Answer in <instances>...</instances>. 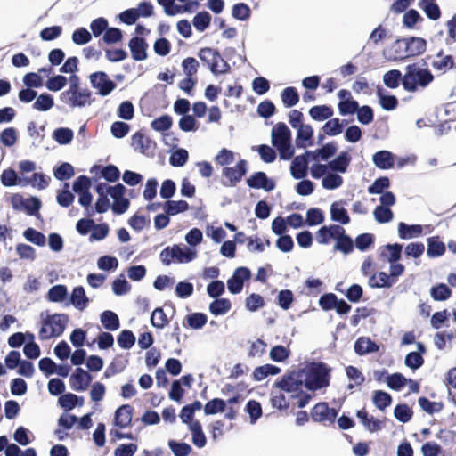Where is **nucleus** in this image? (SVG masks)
Returning a JSON list of instances; mask_svg holds the SVG:
<instances>
[{"label": "nucleus", "instance_id": "obj_63", "mask_svg": "<svg viewBox=\"0 0 456 456\" xmlns=\"http://www.w3.org/2000/svg\"><path fill=\"white\" fill-rule=\"evenodd\" d=\"M394 416L397 420L406 423L411 419L412 411L406 404H399L394 410Z\"/></svg>", "mask_w": 456, "mask_h": 456}, {"label": "nucleus", "instance_id": "obj_20", "mask_svg": "<svg viewBox=\"0 0 456 456\" xmlns=\"http://www.w3.org/2000/svg\"><path fill=\"white\" fill-rule=\"evenodd\" d=\"M133 411L128 404L118 407L115 411L114 424L120 428H127L132 422Z\"/></svg>", "mask_w": 456, "mask_h": 456}, {"label": "nucleus", "instance_id": "obj_18", "mask_svg": "<svg viewBox=\"0 0 456 456\" xmlns=\"http://www.w3.org/2000/svg\"><path fill=\"white\" fill-rule=\"evenodd\" d=\"M344 232V228L339 225L322 226L316 233V240L320 244H328L331 240H336Z\"/></svg>", "mask_w": 456, "mask_h": 456}, {"label": "nucleus", "instance_id": "obj_28", "mask_svg": "<svg viewBox=\"0 0 456 456\" xmlns=\"http://www.w3.org/2000/svg\"><path fill=\"white\" fill-rule=\"evenodd\" d=\"M89 299L86 295V291L83 287H76L70 296L71 305L77 310H84L88 305Z\"/></svg>", "mask_w": 456, "mask_h": 456}, {"label": "nucleus", "instance_id": "obj_48", "mask_svg": "<svg viewBox=\"0 0 456 456\" xmlns=\"http://www.w3.org/2000/svg\"><path fill=\"white\" fill-rule=\"evenodd\" d=\"M290 354V350L289 346H275L272 347L269 353V357L272 361L276 362H284L289 358Z\"/></svg>", "mask_w": 456, "mask_h": 456}, {"label": "nucleus", "instance_id": "obj_2", "mask_svg": "<svg viewBox=\"0 0 456 456\" xmlns=\"http://www.w3.org/2000/svg\"><path fill=\"white\" fill-rule=\"evenodd\" d=\"M275 385L282 391L290 394L292 398L297 399V404L299 408L305 407L311 399L299 370L283 376Z\"/></svg>", "mask_w": 456, "mask_h": 456}, {"label": "nucleus", "instance_id": "obj_56", "mask_svg": "<svg viewBox=\"0 0 456 456\" xmlns=\"http://www.w3.org/2000/svg\"><path fill=\"white\" fill-rule=\"evenodd\" d=\"M187 324L190 328L200 330L205 326L208 318L207 315L201 313H194L186 317Z\"/></svg>", "mask_w": 456, "mask_h": 456}, {"label": "nucleus", "instance_id": "obj_47", "mask_svg": "<svg viewBox=\"0 0 456 456\" xmlns=\"http://www.w3.org/2000/svg\"><path fill=\"white\" fill-rule=\"evenodd\" d=\"M23 236L28 241L39 247H44L46 243L45 236L33 228L26 229L23 232Z\"/></svg>", "mask_w": 456, "mask_h": 456}, {"label": "nucleus", "instance_id": "obj_15", "mask_svg": "<svg viewBox=\"0 0 456 456\" xmlns=\"http://www.w3.org/2000/svg\"><path fill=\"white\" fill-rule=\"evenodd\" d=\"M247 162L240 159L235 167H225L223 169V175L227 180L229 185H234L241 180L242 176L246 174Z\"/></svg>", "mask_w": 456, "mask_h": 456}, {"label": "nucleus", "instance_id": "obj_53", "mask_svg": "<svg viewBox=\"0 0 456 456\" xmlns=\"http://www.w3.org/2000/svg\"><path fill=\"white\" fill-rule=\"evenodd\" d=\"M226 402L222 399H213L208 402L204 407V412L207 415H213L223 412L225 410Z\"/></svg>", "mask_w": 456, "mask_h": 456}, {"label": "nucleus", "instance_id": "obj_61", "mask_svg": "<svg viewBox=\"0 0 456 456\" xmlns=\"http://www.w3.org/2000/svg\"><path fill=\"white\" fill-rule=\"evenodd\" d=\"M151 322L158 329L164 328L168 323V319L162 308H156L151 316Z\"/></svg>", "mask_w": 456, "mask_h": 456}, {"label": "nucleus", "instance_id": "obj_11", "mask_svg": "<svg viewBox=\"0 0 456 456\" xmlns=\"http://www.w3.org/2000/svg\"><path fill=\"white\" fill-rule=\"evenodd\" d=\"M126 188L118 183L107 188V193L113 200L112 210L117 214L125 213L129 207V200L125 197Z\"/></svg>", "mask_w": 456, "mask_h": 456}, {"label": "nucleus", "instance_id": "obj_13", "mask_svg": "<svg viewBox=\"0 0 456 456\" xmlns=\"http://www.w3.org/2000/svg\"><path fill=\"white\" fill-rule=\"evenodd\" d=\"M383 55L387 61H396L408 58L405 39H397L383 51Z\"/></svg>", "mask_w": 456, "mask_h": 456}, {"label": "nucleus", "instance_id": "obj_49", "mask_svg": "<svg viewBox=\"0 0 456 456\" xmlns=\"http://www.w3.org/2000/svg\"><path fill=\"white\" fill-rule=\"evenodd\" d=\"M18 141V131L13 127L4 129L0 133V142L5 147L13 146Z\"/></svg>", "mask_w": 456, "mask_h": 456}, {"label": "nucleus", "instance_id": "obj_25", "mask_svg": "<svg viewBox=\"0 0 456 456\" xmlns=\"http://www.w3.org/2000/svg\"><path fill=\"white\" fill-rule=\"evenodd\" d=\"M357 417L370 432H377L383 428V422L373 416H369L364 410L358 411Z\"/></svg>", "mask_w": 456, "mask_h": 456}, {"label": "nucleus", "instance_id": "obj_42", "mask_svg": "<svg viewBox=\"0 0 456 456\" xmlns=\"http://www.w3.org/2000/svg\"><path fill=\"white\" fill-rule=\"evenodd\" d=\"M402 246L399 244L387 245L382 250V256L387 260L389 264L398 262L401 258Z\"/></svg>", "mask_w": 456, "mask_h": 456}, {"label": "nucleus", "instance_id": "obj_10", "mask_svg": "<svg viewBox=\"0 0 456 456\" xmlns=\"http://www.w3.org/2000/svg\"><path fill=\"white\" fill-rule=\"evenodd\" d=\"M89 80L92 87L102 96L109 95L116 88V84L102 71L92 73Z\"/></svg>", "mask_w": 456, "mask_h": 456}, {"label": "nucleus", "instance_id": "obj_1", "mask_svg": "<svg viewBox=\"0 0 456 456\" xmlns=\"http://www.w3.org/2000/svg\"><path fill=\"white\" fill-rule=\"evenodd\" d=\"M307 391H316L330 384V369L322 362L307 363L299 369Z\"/></svg>", "mask_w": 456, "mask_h": 456}, {"label": "nucleus", "instance_id": "obj_59", "mask_svg": "<svg viewBox=\"0 0 456 456\" xmlns=\"http://www.w3.org/2000/svg\"><path fill=\"white\" fill-rule=\"evenodd\" d=\"M322 131L329 136H335L342 132V123L338 118L328 120L322 126Z\"/></svg>", "mask_w": 456, "mask_h": 456}, {"label": "nucleus", "instance_id": "obj_40", "mask_svg": "<svg viewBox=\"0 0 456 456\" xmlns=\"http://www.w3.org/2000/svg\"><path fill=\"white\" fill-rule=\"evenodd\" d=\"M74 137V132L68 127H60L53 131V138L61 145L69 144Z\"/></svg>", "mask_w": 456, "mask_h": 456}, {"label": "nucleus", "instance_id": "obj_57", "mask_svg": "<svg viewBox=\"0 0 456 456\" xmlns=\"http://www.w3.org/2000/svg\"><path fill=\"white\" fill-rule=\"evenodd\" d=\"M68 83V79L62 75H56L50 77L45 84L46 88L52 92H58L63 89Z\"/></svg>", "mask_w": 456, "mask_h": 456}, {"label": "nucleus", "instance_id": "obj_58", "mask_svg": "<svg viewBox=\"0 0 456 456\" xmlns=\"http://www.w3.org/2000/svg\"><path fill=\"white\" fill-rule=\"evenodd\" d=\"M168 446L175 456H188L192 451L190 444L186 443H179L175 440H170L168 442Z\"/></svg>", "mask_w": 456, "mask_h": 456}, {"label": "nucleus", "instance_id": "obj_32", "mask_svg": "<svg viewBox=\"0 0 456 456\" xmlns=\"http://www.w3.org/2000/svg\"><path fill=\"white\" fill-rule=\"evenodd\" d=\"M330 215L333 221L346 224L350 222L349 216L342 202H334L330 207Z\"/></svg>", "mask_w": 456, "mask_h": 456}, {"label": "nucleus", "instance_id": "obj_41", "mask_svg": "<svg viewBox=\"0 0 456 456\" xmlns=\"http://www.w3.org/2000/svg\"><path fill=\"white\" fill-rule=\"evenodd\" d=\"M54 104L53 98L49 94H41L36 97L33 108L38 111H47L53 108Z\"/></svg>", "mask_w": 456, "mask_h": 456}, {"label": "nucleus", "instance_id": "obj_8", "mask_svg": "<svg viewBox=\"0 0 456 456\" xmlns=\"http://www.w3.org/2000/svg\"><path fill=\"white\" fill-rule=\"evenodd\" d=\"M309 171L314 179H322V186L325 190H337L344 183V179L339 174L331 171L329 167L320 162L312 164Z\"/></svg>", "mask_w": 456, "mask_h": 456}, {"label": "nucleus", "instance_id": "obj_19", "mask_svg": "<svg viewBox=\"0 0 456 456\" xmlns=\"http://www.w3.org/2000/svg\"><path fill=\"white\" fill-rule=\"evenodd\" d=\"M297 129L296 144L298 148H307L313 145L314 129L308 124H304Z\"/></svg>", "mask_w": 456, "mask_h": 456}, {"label": "nucleus", "instance_id": "obj_29", "mask_svg": "<svg viewBox=\"0 0 456 456\" xmlns=\"http://www.w3.org/2000/svg\"><path fill=\"white\" fill-rule=\"evenodd\" d=\"M281 372V368L272 365L264 364L256 367L252 373V379L256 381H262L268 376H274Z\"/></svg>", "mask_w": 456, "mask_h": 456}, {"label": "nucleus", "instance_id": "obj_39", "mask_svg": "<svg viewBox=\"0 0 456 456\" xmlns=\"http://www.w3.org/2000/svg\"><path fill=\"white\" fill-rule=\"evenodd\" d=\"M232 305L231 302L226 298H220L213 301L209 305V311L212 314L223 315L228 313L231 310Z\"/></svg>", "mask_w": 456, "mask_h": 456}, {"label": "nucleus", "instance_id": "obj_55", "mask_svg": "<svg viewBox=\"0 0 456 456\" xmlns=\"http://www.w3.org/2000/svg\"><path fill=\"white\" fill-rule=\"evenodd\" d=\"M346 373L350 381L353 382L348 385L350 389H352L354 386H360L364 382L365 378L363 374L355 367L348 366L346 369Z\"/></svg>", "mask_w": 456, "mask_h": 456}, {"label": "nucleus", "instance_id": "obj_6", "mask_svg": "<svg viewBox=\"0 0 456 456\" xmlns=\"http://www.w3.org/2000/svg\"><path fill=\"white\" fill-rule=\"evenodd\" d=\"M272 143L277 149L280 158L289 159L294 154L291 143V132L284 123L276 124L271 133Z\"/></svg>", "mask_w": 456, "mask_h": 456}, {"label": "nucleus", "instance_id": "obj_22", "mask_svg": "<svg viewBox=\"0 0 456 456\" xmlns=\"http://www.w3.org/2000/svg\"><path fill=\"white\" fill-rule=\"evenodd\" d=\"M128 46L134 60L143 61L147 58L148 45L144 39L141 37H133L130 40Z\"/></svg>", "mask_w": 456, "mask_h": 456}, {"label": "nucleus", "instance_id": "obj_54", "mask_svg": "<svg viewBox=\"0 0 456 456\" xmlns=\"http://www.w3.org/2000/svg\"><path fill=\"white\" fill-rule=\"evenodd\" d=\"M281 101L286 107L295 106L298 101L299 96L294 87H287L281 93Z\"/></svg>", "mask_w": 456, "mask_h": 456}, {"label": "nucleus", "instance_id": "obj_36", "mask_svg": "<svg viewBox=\"0 0 456 456\" xmlns=\"http://www.w3.org/2000/svg\"><path fill=\"white\" fill-rule=\"evenodd\" d=\"M101 322L106 330H117L119 328L118 315L112 311H104L101 314Z\"/></svg>", "mask_w": 456, "mask_h": 456}, {"label": "nucleus", "instance_id": "obj_16", "mask_svg": "<svg viewBox=\"0 0 456 456\" xmlns=\"http://www.w3.org/2000/svg\"><path fill=\"white\" fill-rule=\"evenodd\" d=\"M337 414V411L334 409H330L325 403L316 404L311 413L312 419L317 422L333 421Z\"/></svg>", "mask_w": 456, "mask_h": 456}, {"label": "nucleus", "instance_id": "obj_27", "mask_svg": "<svg viewBox=\"0 0 456 456\" xmlns=\"http://www.w3.org/2000/svg\"><path fill=\"white\" fill-rule=\"evenodd\" d=\"M423 228L419 224L408 225L404 223L398 224V234L401 239L410 240L421 235Z\"/></svg>", "mask_w": 456, "mask_h": 456}, {"label": "nucleus", "instance_id": "obj_50", "mask_svg": "<svg viewBox=\"0 0 456 456\" xmlns=\"http://www.w3.org/2000/svg\"><path fill=\"white\" fill-rule=\"evenodd\" d=\"M245 411L249 415L250 424L252 425H254L262 416L261 404L255 400H250L247 403Z\"/></svg>", "mask_w": 456, "mask_h": 456}, {"label": "nucleus", "instance_id": "obj_23", "mask_svg": "<svg viewBox=\"0 0 456 456\" xmlns=\"http://www.w3.org/2000/svg\"><path fill=\"white\" fill-rule=\"evenodd\" d=\"M50 177L42 173H34L31 177L22 176L20 180V186L31 185L38 190L45 189L49 184Z\"/></svg>", "mask_w": 456, "mask_h": 456}, {"label": "nucleus", "instance_id": "obj_33", "mask_svg": "<svg viewBox=\"0 0 456 456\" xmlns=\"http://www.w3.org/2000/svg\"><path fill=\"white\" fill-rule=\"evenodd\" d=\"M309 115L314 120L322 122L333 115V110L327 105H318L309 110Z\"/></svg>", "mask_w": 456, "mask_h": 456}, {"label": "nucleus", "instance_id": "obj_43", "mask_svg": "<svg viewBox=\"0 0 456 456\" xmlns=\"http://www.w3.org/2000/svg\"><path fill=\"white\" fill-rule=\"evenodd\" d=\"M377 95L381 107L386 110H393L397 106V99L394 95L386 94L383 89L378 88Z\"/></svg>", "mask_w": 456, "mask_h": 456}, {"label": "nucleus", "instance_id": "obj_37", "mask_svg": "<svg viewBox=\"0 0 456 456\" xmlns=\"http://www.w3.org/2000/svg\"><path fill=\"white\" fill-rule=\"evenodd\" d=\"M378 346L372 342L369 338H360L354 345V350L359 354H365L368 353L378 351Z\"/></svg>", "mask_w": 456, "mask_h": 456}, {"label": "nucleus", "instance_id": "obj_3", "mask_svg": "<svg viewBox=\"0 0 456 456\" xmlns=\"http://www.w3.org/2000/svg\"><path fill=\"white\" fill-rule=\"evenodd\" d=\"M433 80L434 76L429 69L412 64L406 67L403 86L408 92H417L425 89Z\"/></svg>", "mask_w": 456, "mask_h": 456}, {"label": "nucleus", "instance_id": "obj_62", "mask_svg": "<svg viewBox=\"0 0 456 456\" xmlns=\"http://www.w3.org/2000/svg\"><path fill=\"white\" fill-rule=\"evenodd\" d=\"M188 151L184 149H176L170 156L169 162L174 167H183L188 160Z\"/></svg>", "mask_w": 456, "mask_h": 456}, {"label": "nucleus", "instance_id": "obj_7", "mask_svg": "<svg viewBox=\"0 0 456 456\" xmlns=\"http://www.w3.org/2000/svg\"><path fill=\"white\" fill-rule=\"evenodd\" d=\"M69 322L68 315L64 314H41V328L39 338L42 340L50 339L61 336Z\"/></svg>", "mask_w": 456, "mask_h": 456}, {"label": "nucleus", "instance_id": "obj_38", "mask_svg": "<svg viewBox=\"0 0 456 456\" xmlns=\"http://www.w3.org/2000/svg\"><path fill=\"white\" fill-rule=\"evenodd\" d=\"M59 403L60 405L66 409V410H71L77 405H83L84 404V399L83 397H78L77 395L68 393L65 394L59 398Z\"/></svg>", "mask_w": 456, "mask_h": 456}, {"label": "nucleus", "instance_id": "obj_30", "mask_svg": "<svg viewBox=\"0 0 456 456\" xmlns=\"http://www.w3.org/2000/svg\"><path fill=\"white\" fill-rule=\"evenodd\" d=\"M375 166L380 169H388L394 166V156L390 151H380L373 155Z\"/></svg>", "mask_w": 456, "mask_h": 456}, {"label": "nucleus", "instance_id": "obj_35", "mask_svg": "<svg viewBox=\"0 0 456 456\" xmlns=\"http://www.w3.org/2000/svg\"><path fill=\"white\" fill-rule=\"evenodd\" d=\"M189 205L185 200H167L164 204V211L169 216H175L187 211Z\"/></svg>", "mask_w": 456, "mask_h": 456}, {"label": "nucleus", "instance_id": "obj_12", "mask_svg": "<svg viewBox=\"0 0 456 456\" xmlns=\"http://www.w3.org/2000/svg\"><path fill=\"white\" fill-rule=\"evenodd\" d=\"M250 271L247 267H238L232 276L227 281L228 290L232 294H238L242 290L243 284L249 280Z\"/></svg>", "mask_w": 456, "mask_h": 456}, {"label": "nucleus", "instance_id": "obj_21", "mask_svg": "<svg viewBox=\"0 0 456 456\" xmlns=\"http://www.w3.org/2000/svg\"><path fill=\"white\" fill-rule=\"evenodd\" d=\"M351 162V156L347 151H342L338 154L337 158L333 160L330 161L328 164H325L326 167H329V169L334 171L338 174H345Z\"/></svg>", "mask_w": 456, "mask_h": 456}, {"label": "nucleus", "instance_id": "obj_64", "mask_svg": "<svg viewBox=\"0 0 456 456\" xmlns=\"http://www.w3.org/2000/svg\"><path fill=\"white\" fill-rule=\"evenodd\" d=\"M138 447L135 444H122L114 450V456H134Z\"/></svg>", "mask_w": 456, "mask_h": 456}, {"label": "nucleus", "instance_id": "obj_45", "mask_svg": "<svg viewBox=\"0 0 456 456\" xmlns=\"http://www.w3.org/2000/svg\"><path fill=\"white\" fill-rule=\"evenodd\" d=\"M419 6L429 19L435 20L440 17V10L435 0H420Z\"/></svg>", "mask_w": 456, "mask_h": 456}, {"label": "nucleus", "instance_id": "obj_46", "mask_svg": "<svg viewBox=\"0 0 456 456\" xmlns=\"http://www.w3.org/2000/svg\"><path fill=\"white\" fill-rule=\"evenodd\" d=\"M251 10L244 3L235 4L232 9V16L238 20L245 21L250 18Z\"/></svg>", "mask_w": 456, "mask_h": 456}, {"label": "nucleus", "instance_id": "obj_9", "mask_svg": "<svg viewBox=\"0 0 456 456\" xmlns=\"http://www.w3.org/2000/svg\"><path fill=\"white\" fill-rule=\"evenodd\" d=\"M168 16L191 12L198 6L196 2L189 0H157Z\"/></svg>", "mask_w": 456, "mask_h": 456}, {"label": "nucleus", "instance_id": "obj_24", "mask_svg": "<svg viewBox=\"0 0 456 456\" xmlns=\"http://www.w3.org/2000/svg\"><path fill=\"white\" fill-rule=\"evenodd\" d=\"M248 186L256 189H264L265 191H272L275 183L272 179H269L263 172H258L248 179Z\"/></svg>", "mask_w": 456, "mask_h": 456}, {"label": "nucleus", "instance_id": "obj_14", "mask_svg": "<svg viewBox=\"0 0 456 456\" xmlns=\"http://www.w3.org/2000/svg\"><path fill=\"white\" fill-rule=\"evenodd\" d=\"M92 381V376L85 370L77 368L70 376V386L76 391H86Z\"/></svg>", "mask_w": 456, "mask_h": 456}, {"label": "nucleus", "instance_id": "obj_34", "mask_svg": "<svg viewBox=\"0 0 456 456\" xmlns=\"http://www.w3.org/2000/svg\"><path fill=\"white\" fill-rule=\"evenodd\" d=\"M395 282L391 277L385 272H379L370 276L369 285L372 288L390 287Z\"/></svg>", "mask_w": 456, "mask_h": 456}, {"label": "nucleus", "instance_id": "obj_4", "mask_svg": "<svg viewBox=\"0 0 456 456\" xmlns=\"http://www.w3.org/2000/svg\"><path fill=\"white\" fill-rule=\"evenodd\" d=\"M60 100L70 108H84L91 103V93L79 87V78L71 76L69 86L60 94Z\"/></svg>", "mask_w": 456, "mask_h": 456}, {"label": "nucleus", "instance_id": "obj_26", "mask_svg": "<svg viewBox=\"0 0 456 456\" xmlns=\"http://www.w3.org/2000/svg\"><path fill=\"white\" fill-rule=\"evenodd\" d=\"M405 41L408 58L420 55L426 51L427 43L420 37H411L405 39Z\"/></svg>", "mask_w": 456, "mask_h": 456}, {"label": "nucleus", "instance_id": "obj_17", "mask_svg": "<svg viewBox=\"0 0 456 456\" xmlns=\"http://www.w3.org/2000/svg\"><path fill=\"white\" fill-rule=\"evenodd\" d=\"M307 156L306 153L299 155L291 161L289 170L295 179H303L306 176L308 170Z\"/></svg>", "mask_w": 456, "mask_h": 456}, {"label": "nucleus", "instance_id": "obj_44", "mask_svg": "<svg viewBox=\"0 0 456 456\" xmlns=\"http://www.w3.org/2000/svg\"><path fill=\"white\" fill-rule=\"evenodd\" d=\"M337 151V146L335 143H327L321 149H318L314 151H307V155H311L314 158H320L322 160H327L330 157H332Z\"/></svg>", "mask_w": 456, "mask_h": 456}, {"label": "nucleus", "instance_id": "obj_31", "mask_svg": "<svg viewBox=\"0 0 456 456\" xmlns=\"http://www.w3.org/2000/svg\"><path fill=\"white\" fill-rule=\"evenodd\" d=\"M191 434L192 444L198 448H203L207 444V437L200 422L191 423L188 428Z\"/></svg>", "mask_w": 456, "mask_h": 456}, {"label": "nucleus", "instance_id": "obj_60", "mask_svg": "<svg viewBox=\"0 0 456 456\" xmlns=\"http://www.w3.org/2000/svg\"><path fill=\"white\" fill-rule=\"evenodd\" d=\"M68 295L64 285H55L48 291V299L52 302H62Z\"/></svg>", "mask_w": 456, "mask_h": 456}, {"label": "nucleus", "instance_id": "obj_52", "mask_svg": "<svg viewBox=\"0 0 456 456\" xmlns=\"http://www.w3.org/2000/svg\"><path fill=\"white\" fill-rule=\"evenodd\" d=\"M432 65L436 69L442 72H446L447 70L453 68L454 61L451 55H437Z\"/></svg>", "mask_w": 456, "mask_h": 456}, {"label": "nucleus", "instance_id": "obj_5", "mask_svg": "<svg viewBox=\"0 0 456 456\" xmlns=\"http://www.w3.org/2000/svg\"><path fill=\"white\" fill-rule=\"evenodd\" d=\"M159 257L165 265H169L172 263L188 264L198 257V251L194 248L175 244L165 248L160 252Z\"/></svg>", "mask_w": 456, "mask_h": 456}, {"label": "nucleus", "instance_id": "obj_51", "mask_svg": "<svg viewBox=\"0 0 456 456\" xmlns=\"http://www.w3.org/2000/svg\"><path fill=\"white\" fill-rule=\"evenodd\" d=\"M400 81L403 82V77L401 72L397 69L389 70L383 76L384 84L392 89L398 87Z\"/></svg>", "mask_w": 456, "mask_h": 456}]
</instances>
